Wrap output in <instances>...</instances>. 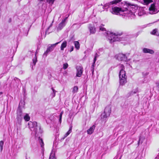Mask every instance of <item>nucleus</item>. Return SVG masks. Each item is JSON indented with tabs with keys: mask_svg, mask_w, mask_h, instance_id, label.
Wrapping results in <instances>:
<instances>
[{
	"mask_svg": "<svg viewBox=\"0 0 159 159\" xmlns=\"http://www.w3.org/2000/svg\"><path fill=\"white\" fill-rule=\"evenodd\" d=\"M136 93V92H134V93Z\"/></svg>",
	"mask_w": 159,
	"mask_h": 159,
	"instance_id": "nucleus-52",
	"label": "nucleus"
},
{
	"mask_svg": "<svg viewBox=\"0 0 159 159\" xmlns=\"http://www.w3.org/2000/svg\"><path fill=\"white\" fill-rule=\"evenodd\" d=\"M47 99V98H44V100L46 101Z\"/></svg>",
	"mask_w": 159,
	"mask_h": 159,
	"instance_id": "nucleus-48",
	"label": "nucleus"
},
{
	"mask_svg": "<svg viewBox=\"0 0 159 159\" xmlns=\"http://www.w3.org/2000/svg\"><path fill=\"white\" fill-rule=\"evenodd\" d=\"M74 43L75 48H76L77 49H79L80 47V44L79 42L78 41H75Z\"/></svg>",
	"mask_w": 159,
	"mask_h": 159,
	"instance_id": "nucleus-26",
	"label": "nucleus"
},
{
	"mask_svg": "<svg viewBox=\"0 0 159 159\" xmlns=\"http://www.w3.org/2000/svg\"><path fill=\"white\" fill-rule=\"evenodd\" d=\"M120 7H123L125 8V10L122 9L121 8L117 7H112L111 10H110L111 12L113 14L118 15L119 14L120 15H123L122 13L128 10V8L131 7L132 10L133 11V7L134 6L130 3L127 1H124L118 3Z\"/></svg>",
	"mask_w": 159,
	"mask_h": 159,
	"instance_id": "nucleus-1",
	"label": "nucleus"
},
{
	"mask_svg": "<svg viewBox=\"0 0 159 159\" xmlns=\"http://www.w3.org/2000/svg\"><path fill=\"white\" fill-rule=\"evenodd\" d=\"M39 0V1L40 2H41V1H43L44 0Z\"/></svg>",
	"mask_w": 159,
	"mask_h": 159,
	"instance_id": "nucleus-50",
	"label": "nucleus"
},
{
	"mask_svg": "<svg viewBox=\"0 0 159 159\" xmlns=\"http://www.w3.org/2000/svg\"><path fill=\"white\" fill-rule=\"evenodd\" d=\"M33 62L30 63V66L32 69L33 70V66H35L36 63L37 61V57L36 56V52H35V57L33 58L32 59Z\"/></svg>",
	"mask_w": 159,
	"mask_h": 159,
	"instance_id": "nucleus-13",
	"label": "nucleus"
},
{
	"mask_svg": "<svg viewBox=\"0 0 159 159\" xmlns=\"http://www.w3.org/2000/svg\"><path fill=\"white\" fill-rule=\"evenodd\" d=\"M143 51L145 53H149L151 54H153L154 53V51L153 50L146 48H143Z\"/></svg>",
	"mask_w": 159,
	"mask_h": 159,
	"instance_id": "nucleus-17",
	"label": "nucleus"
},
{
	"mask_svg": "<svg viewBox=\"0 0 159 159\" xmlns=\"http://www.w3.org/2000/svg\"><path fill=\"white\" fill-rule=\"evenodd\" d=\"M95 62H96V61H94V60H93V63L92 66H91V67H94L95 66Z\"/></svg>",
	"mask_w": 159,
	"mask_h": 159,
	"instance_id": "nucleus-36",
	"label": "nucleus"
},
{
	"mask_svg": "<svg viewBox=\"0 0 159 159\" xmlns=\"http://www.w3.org/2000/svg\"><path fill=\"white\" fill-rule=\"evenodd\" d=\"M11 18H10L9 19L8 22L10 23L11 22Z\"/></svg>",
	"mask_w": 159,
	"mask_h": 159,
	"instance_id": "nucleus-44",
	"label": "nucleus"
},
{
	"mask_svg": "<svg viewBox=\"0 0 159 159\" xmlns=\"http://www.w3.org/2000/svg\"><path fill=\"white\" fill-rule=\"evenodd\" d=\"M49 159H56V158L55 156L54 153L53 154L52 153H51L49 158Z\"/></svg>",
	"mask_w": 159,
	"mask_h": 159,
	"instance_id": "nucleus-29",
	"label": "nucleus"
},
{
	"mask_svg": "<svg viewBox=\"0 0 159 159\" xmlns=\"http://www.w3.org/2000/svg\"><path fill=\"white\" fill-rule=\"evenodd\" d=\"M83 68L81 66H77L76 67L77 73L76 76L77 77L81 76L83 73Z\"/></svg>",
	"mask_w": 159,
	"mask_h": 159,
	"instance_id": "nucleus-11",
	"label": "nucleus"
},
{
	"mask_svg": "<svg viewBox=\"0 0 159 159\" xmlns=\"http://www.w3.org/2000/svg\"><path fill=\"white\" fill-rule=\"evenodd\" d=\"M47 33V31H46V32H45V34L46 33Z\"/></svg>",
	"mask_w": 159,
	"mask_h": 159,
	"instance_id": "nucleus-53",
	"label": "nucleus"
},
{
	"mask_svg": "<svg viewBox=\"0 0 159 159\" xmlns=\"http://www.w3.org/2000/svg\"><path fill=\"white\" fill-rule=\"evenodd\" d=\"M149 13L150 14H155L159 11V9H158L157 7L155 6V4L153 3L151 5L149 8Z\"/></svg>",
	"mask_w": 159,
	"mask_h": 159,
	"instance_id": "nucleus-7",
	"label": "nucleus"
},
{
	"mask_svg": "<svg viewBox=\"0 0 159 159\" xmlns=\"http://www.w3.org/2000/svg\"><path fill=\"white\" fill-rule=\"evenodd\" d=\"M95 128V126L93 125L91 126L89 129L87 130V133L88 134H91L93 133Z\"/></svg>",
	"mask_w": 159,
	"mask_h": 159,
	"instance_id": "nucleus-19",
	"label": "nucleus"
},
{
	"mask_svg": "<svg viewBox=\"0 0 159 159\" xmlns=\"http://www.w3.org/2000/svg\"><path fill=\"white\" fill-rule=\"evenodd\" d=\"M61 41L57 42L55 44H52L50 46L48 47L47 48L46 51L44 52L43 54V56H47L48 53L49 52L52 51L54 49V48L56 46L58 43H60Z\"/></svg>",
	"mask_w": 159,
	"mask_h": 159,
	"instance_id": "nucleus-8",
	"label": "nucleus"
},
{
	"mask_svg": "<svg viewBox=\"0 0 159 159\" xmlns=\"http://www.w3.org/2000/svg\"><path fill=\"white\" fill-rule=\"evenodd\" d=\"M126 77H123V78H119L120 79V84L121 85H124L125 83L127 82V80H126Z\"/></svg>",
	"mask_w": 159,
	"mask_h": 159,
	"instance_id": "nucleus-15",
	"label": "nucleus"
},
{
	"mask_svg": "<svg viewBox=\"0 0 159 159\" xmlns=\"http://www.w3.org/2000/svg\"><path fill=\"white\" fill-rule=\"evenodd\" d=\"M148 72H143L142 73V74L143 76V78H145L146 77L147 75L149 74Z\"/></svg>",
	"mask_w": 159,
	"mask_h": 159,
	"instance_id": "nucleus-30",
	"label": "nucleus"
},
{
	"mask_svg": "<svg viewBox=\"0 0 159 159\" xmlns=\"http://www.w3.org/2000/svg\"><path fill=\"white\" fill-rule=\"evenodd\" d=\"M33 131L35 133V135L36 138H37L38 140L39 141L41 147L42 148V151L43 154V152L44 151V143L43 139L41 138L40 137L42 136V134L43 133V131L41 129V126L40 124L38 125L34 128Z\"/></svg>",
	"mask_w": 159,
	"mask_h": 159,
	"instance_id": "nucleus-3",
	"label": "nucleus"
},
{
	"mask_svg": "<svg viewBox=\"0 0 159 159\" xmlns=\"http://www.w3.org/2000/svg\"><path fill=\"white\" fill-rule=\"evenodd\" d=\"M52 25H51L48 28V30L49 28Z\"/></svg>",
	"mask_w": 159,
	"mask_h": 159,
	"instance_id": "nucleus-46",
	"label": "nucleus"
},
{
	"mask_svg": "<svg viewBox=\"0 0 159 159\" xmlns=\"http://www.w3.org/2000/svg\"><path fill=\"white\" fill-rule=\"evenodd\" d=\"M126 77V76L125 75V72L123 69L122 68L119 73V78L121 77L122 78H123V77Z\"/></svg>",
	"mask_w": 159,
	"mask_h": 159,
	"instance_id": "nucleus-16",
	"label": "nucleus"
},
{
	"mask_svg": "<svg viewBox=\"0 0 159 159\" xmlns=\"http://www.w3.org/2000/svg\"><path fill=\"white\" fill-rule=\"evenodd\" d=\"M89 30L90 34H94L95 33L96 31V28L93 25H92L90 24L89 25Z\"/></svg>",
	"mask_w": 159,
	"mask_h": 159,
	"instance_id": "nucleus-14",
	"label": "nucleus"
},
{
	"mask_svg": "<svg viewBox=\"0 0 159 159\" xmlns=\"http://www.w3.org/2000/svg\"><path fill=\"white\" fill-rule=\"evenodd\" d=\"M111 107L110 106H107L105 108L104 112L102 114L101 119L103 120H105L108 117L111 113Z\"/></svg>",
	"mask_w": 159,
	"mask_h": 159,
	"instance_id": "nucleus-5",
	"label": "nucleus"
},
{
	"mask_svg": "<svg viewBox=\"0 0 159 159\" xmlns=\"http://www.w3.org/2000/svg\"><path fill=\"white\" fill-rule=\"evenodd\" d=\"M25 105V102L24 101L21 100L19 103L17 109H21L22 108H24Z\"/></svg>",
	"mask_w": 159,
	"mask_h": 159,
	"instance_id": "nucleus-18",
	"label": "nucleus"
},
{
	"mask_svg": "<svg viewBox=\"0 0 159 159\" xmlns=\"http://www.w3.org/2000/svg\"><path fill=\"white\" fill-rule=\"evenodd\" d=\"M3 93L2 92H0V96L2 95Z\"/></svg>",
	"mask_w": 159,
	"mask_h": 159,
	"instance_id": "nucleus-47",
	"label": "nucleus"
},
{
	"mask_svg": "<svg viewBox=\"0 0 159 159\" xmlns=\"http://www.w3.org/2000/svg\"><path fill=\"white\" fill-rule=\"evenodd\" d=\"M129 53H127L125 54L119 53L115 56V58L119 61H129L127 57L129 56Z\"/></svg>",
	"mask_w": 159,
	"mask_h": 159,
	"instance_id": "nucleus-6",
	"label": "nucleus"
},
{
	"mask_svg": "<svg viewBox=\"0 0 159 159\" xmlns=\"http://www.w3.org/2000/svg\"><path fill=\"white\" fill-rule=\"evenodd\" d=\"M73 49H74L73 46H71V48H70V52H72V51H73Z\"/></svg>",
	"mask_w": 159,
	"mask_h": 159,
	"instance_id": "nucleus-37",
	"label": "nucleus"
},
{
	"mask_svg": "<svg viewBox=\"0 0 159 159\" xmlns=\"http://www.w3.org/2000/svg\"><path fill=\"white\" fill-rule=\"evenodd\" d=\"M23 118L26 121H29L30 119V117L29 115L27 114H25V115L23 116Z\"/></svg>",
	"mask_w": 159,
	"mask_h": 159,
	"instance_id": "nucleus-24",
	"label": "nucleus"
},
{
	"mask_svg": "<svg viewBox=\"0 0 159 159\" xmlns=\"http://www.w3.org/2000/svg\"><path fill=\"white\" fill-rule=\"evenodd\" d=\"M67 44V42L66 41H64L61 44V50L63 51L64 49V48H65Z\"/></svg>",
	"mask_w": 159,
	"mask_h": 159,
	"instance_id": "nucleus-23",
	"label": "nucleus"
},
{
	"mask_svg": "<svg viewBox=\"0 0 159 159\" xmlns=\"http://www.w3.org/2000/svg\"><path fill=\"white\" fill-rule=\"evenodd\" d=\"M94 67H91V71H94Z\"/></svg>",
	"mask_w": 159,
	"mask_h": 159,
	"instance_id": "nucleus-38",
	"label": "nucleus"
},
{
	"mask_svg": "<svg viewBox=\"0 0 159 159\" xmlns=\"http://www.w3.org/2000/svg\"><path fill=\"white\" fill-rule=\"evenodd\" d=\"M122 33H117L116 34H113L112 33L107 32V37L109 40L110 43H112L115 41H125L127 42L129 41V36L126 35L125 36L120 37Z\"/></svg>",
	"mask_w": 159,
	"mask_h": 159,
	"instance_id": "nucleus-2",
	"label": "nucleus"
},
{
	"mask_svg": "<svg viewBox=\"0 0 159 159\" xmlns=\"http://www.w3.org/2000/svg\"><path fill=\"white\" fill-rule=\"evenodd\" d=\"M120 158H121V157H120V158H119V159H120Z\"/></svg>",
	"mask_w": 159,
	"mask_h": 159,
	"instance_id": "nucleus-55",
	"label": "nucleus"
},
{
	"mask_svg": "<svg viewBox=\"0 0 159 159\" xmlns=\"http://www.w3.org/2000/svg\"><path fill=\"white\" fill-rule=\"evenodd\" d=\"M51 89L52 90L53 92L51 93L50 96L52 98H53L55 96V94L56 92V91L52 87Z\"/></svg>",
	"mask_w": 159,
	"mask_h": 159,
	"instance_id": "nucleus-25",
	"label": "nucleus"
},
{
	"mask_svg": "<svg viewBox=\"0 0 159 159\" xmlns=\"http://www.w3.org/2000/svg\"><path fill=\"white\" fill-rule=\"evenodd\" d=\"M29 127L31 131H33L34 128L38 125L37 124V123L36 122L34 121L32 122L30 121L28 123Z\"/></svg>",
	"mask_w": 159,
	"mask_h": 159,
	"instance_id": "nucleus-10",
	"label": "nucleus"
},
{
	"mask_svg": "<svg viewBox=\"0 0 159 159\" xmlns=\"http://www.w3.org/2000/svg\"><path fill=\"white\" fill-rule=\"evenodd\" d=\"M78 88L77 86H75L73 89L72 92L73 93H77L78 91Z\"/></svg>",
	"mask_w": 159,
	"mask_h": 159,
	"instance_id": "nucleus-27",
	"label": "nucleus"
},
{
	"mask_svg": "<svg viewBox=\"0 0 159 159\" xmlns=\"http://www.w3.org/2000/svg\"><path fill=\"white\" fill-rule=\"evenodd\" d=\"M66 19L67 18L66 17L64 19H63L61 22L59 24L57 28V30H61L65 26V22Z\"/></svg>",
	"mask_w": 159,
	"mask_h": 159,
	"instance_id": "nucleus-12",
	"label": "nucleus"
},
{
	"mask_svg": "<svg viewBox=\"0 0 159 159\" xmlns=\"http://www.w3.org/2000/svg\"><path fill=\"white\" fill-rule=\"evenodd\" d=\"M47 2L51 5H52L54 3L55 0H46Z\"/></svg>",
	"mask_w": 159,
	"mask_h": 159,
	"instance_id": "nucleus-32",
	"label": "nucleus"
},
{
	"mask_svg": "<svg viewBox=\"0 0 159 159\" xmlns=\"http://www.w3.org/2000/svg\"><path fill=\"white\" fill-rule=\"evenodd\" d=\"M157 85V88L158 91L159 92V82H157L156 83Z\"/></svg>",
	"mask_w": 159,
	"mask_h": 159,
	"instance_id": "nucleus-35",
	"label": "nucleus"
},
{
	"mask_svg": "<svg viewBox=\"0 0 159 159\" xmlns=\"http://www.w3.org/2000/svg\"><path fill=\"white\" fill-rule=\"evenodd\" d=\"M130 145V144H128V146H129Z\"/></svg>",
	"mask_w": 159,
	"mask_h": 159,
	"instance_id": "nucleus-54",
	"label": "nucleus"
},
{
	"mask_svg": "<svg viewBox=\"0 0 159 159\" xmlns=\"http://www.w3.org/2000/svg\"><path fill=\"white\" fill-rule=\"evenodd\" d=\"M139 2H140L141 3L145 5H147L150 3L152 0H138Z\"/></svg>",
	"mask_w": 159,
	"mask_h": 159,
	"instance_id": "nucleus-21",
	"label": "nucleus"
},
{
	"mask_svg": "<svg viewBox=\"0 0 159 159\" xmlns=\"http://www.w3.org/2000/svg\"><path fill=\"white\" fill-rule=\"evenodd\" d=\"M72 126L71 125L70 126L68 132L65 134L64 137L62 138L64 139L65 138L67 137L72 132Z\"/></svg>",
	"mask_w": 159,
	"mask_h": 159,
	"instance_id": "nucleus-20",
	"label": "nucleus"
},
{
	"mask_svg": "<svg viewBox=\"0 0 159 159\" xmlns=\"http://www.w3.org/2000/svg\"><path fill=\"white\" fill-rule=\"evenodd\" d=\"M61 119H62V117H61V116H59V122H60V123H61Z\"/></svg>",
	"mask_w": 159,
	"mask_h": 159,
	"instance_id": "nucleus-39",
	"label": "nucleus"
},
{
	"mask_svg": "<svg viewBox=\"0 0 159 159\" xmlns=\"http://www.w3.org/2000/svg\"><path fill=\"white\" fill-rule=\"evenodd\" d=\"M26 159H27L26 158Z\"/></svg>",
	"mask_w": 159,
	"mask_h": 159,
	"instance_id": "nucleus-56",
	"label": "nucleus"
},
{
	"mask_svg": "<svg viewBox=\"0 0 159 159\" xmlns=\"http://www.w3.org/2000/svg\"><path fill=\"white\" fill-rule=\"evenodd\" d=\"M151 34L153 35L158 36H159V31L158 30V29H154L151 32Z\"/></svg>",
	"mask_w": 159,
	"mask_h": 159,
	"instance_id": "nucleus-22",
	"label": "nucleus"
},
{
	"mask_svg": "<svg viewBox=\"0 0 159 159\" xmlns=\"http://www.w3.org/2000/svg\"><path fill=\"white\" fill-rule=\"evenodd\" d=\"M122 1V0H114L112 1L111 2L109 3H108L105 4L104 7L105 9H107L110 7H111V6L113 4H117L118 3H119L120 2Z\"/></svg>",
	"mask_w": 159,
	"mask_h": 159,
	"instance_id": "nucleus-9",
	"label": "nucleus"
},
{
	"mask_svg": "<svg viewBox=\"0 0 159 159\" xmlns=\"http://www.w3.org/2000/svg\"><path fill=\"white\" fill-rule=\"evenodd\" d=\"M23 113L21 109H17L16 110V125L18 129V126L21 124V122L23 118Z\"/></svg>",
	"mask_w": 159,
	"mask_h": 159,
	"instance_id": "nucleus-4",
	"label": "nucleus"
},
{
	"mask_svg": "<svg viewBox=\"0 0 159 159\" xmlns=\"http://www.w3.org/2000/svg\"><path fill=\"white\" fill-rule=\"evenodd\" d=\"M91 72H92V75H93V73H94V71H91Z\"/></svg>",
	"mask_w": 159,
	"mask_h": 159,
	"instance_id": "nucleus-49",
	"label": "nucleus"
},
{
	"mask_svg": "<svg viewBox=\"0 0 159 159\" xmlns=\"http://www.w3.org/2000/svg\"><path fill=\"white\" fill-rule=\"evenodd\" d=\"M99 28H100V30H101V31H104V30H106V29L105 28H104V27H103L102 26H100V27H99Z\"/></svg>",
	"mask_w": 159,
	"mask_h": 159,
	"instance_id": "nucleus-34",
	"label": "nucleus"
},
{
	"mask_svg": "<svg viewBox=\"0 0 159 159\" xmlns=\"http://www.w3.org/2000/svg\"><path fill=\"white\" fill-rule=\"evenodd\" d=\"M140 141V139H139V140L138 142V145H139Z\"/></svg>",
	"mask_w": 159,
	"mask_h": 159,
	"instance_id": "nucleus-43",
	"label": "nucleus"
},
{
	"mask_svg": "<svg viewBox=\"0 0 159 159\" xmlns=\"http://www.w3.org/2000/svg\"><path fill=\"white\" fill-rule=\"evenodd\" d=\"M4 145V142L2 140L0 141V149L1 151H2L3 149V147Z\"/></svg>",
	"mask_w": 159,
	"mask_h": 159,
	"instance_id": "nucleus-28",
	"label": "nucleus"
},
{
	"mask_svg": "<svg viewBox=\"0 0 159 159\" xmlns=\"http://www.w3.org/2000/svg\"><path fill=\"white\" fill-rule=\"evenodd\" d=\"M52 25H51L48 28V30L49 28Z\"/></svg>",
	"mask_w": 159,
	"mask_h": 159,
	"instance_id": "nucleus-45",
	"label": "nucleus"
},
{
	"mask_svg": "<svg viewBox=\"0 0 159 159\" xmlns=\"http://www.w3.org/2000/svg\"><path fill=\"white\" fill-rule=\"evenodd\" d=\"M99 56V55L97 53H96L95 54L94 57V58L93 60H94V61H96L97 60V58Z\"/></svg>",
	"mask_w": 159,
	"mask_h": 159,
	"instance_id": "nucleus-33",
	"label": "nucleus"
},
{
	"mask_svg": "<svg viewBox=\"0 0 159 159\" xmlns=\"http://www.w3.org/2000/svg\"><path fill=\"white\" fill-rule=\"evenodd\" d=\"M62 114H63V112H61L59 116H61V117H62Z\"/></svg>",
	"mask_w": 159,
	"mask_h": 159,
	"instance_id": "nucleus-42",
	"label": "nucleus"
},
{
	"mask_svg": "<svg viewBox=\"0 0 159 159\" xmlns=\"http://www.w3.org/2000/svg\"><path fill=\"white\" fill-rule=\"evenodd\" d=\"M121 66L122 67H124V66L123 65H121Z\"/></svg>",
	"mask_w": 159,
	"mask_h": 159,
	"instance_id": "nucleus-51",
	"label": "nucleus"
},
{
	"mask_svg": "<svg viewBox=\"0 0 159 159\" xmlns=\"http://www.w3.org/2000/svg\"><path fill=\"white\" fill-rule=\"evenodd\" d=\"M14 80H17V81H18V82H19L20 81V80L18 78H16V77L14 79Z\"/></svg>",
	"mask_w": 159,
	"mask_h": 159,
	"instance_id": "nucleus-41",
	"label": "nucleus"
},
{
	"mask_svg": "<svg viewBox=\"0 0 159 159\" xmlns=\"http://www.w3.org/2000/svg\"><path fill=\"white\" fill-rule=\"evenodd\" d=\"M68 66V65L67 63H65L63 64V68L64 70H65L67 69Z\"/></svg>",
	"mask_w": 159,
	"mask_h": 159,
	"instance_id": "nucleus-31",
	"label": "nucleus"
},
{
	"mask_svg": "<svg viewBox=\"0 0 159 159\" xmlns=\"http://www.w3.org/2000/svg\"><path fill=\"white\" fill-rule=\"evenodd\" d=\"M133 13H134V12H133L131 10H130V11H129V14L132 15Z\"/></svg>",
	"mask_w": 159,
	"mask_h": 159,
	"instance_id": "nucleus-40",
	"label": "nucleus"
}]
</instances>
